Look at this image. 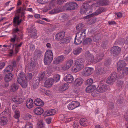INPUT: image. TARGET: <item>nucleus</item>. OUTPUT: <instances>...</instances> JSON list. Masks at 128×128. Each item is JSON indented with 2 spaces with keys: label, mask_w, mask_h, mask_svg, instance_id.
<instances>
[{
  "label": "nucleus",
  "mask_w": 128,
  "mask_h": 128,
  "mask_svg": "<svg viewBox=\"0 0 128 128\" xmlns=\"http://www.w3.org/2000/svg\"><path fill=\"white\" fill-rule=\"evenodd\" d=\"M98 89V91L100 92H103L104 91V84L102 82L99 85Z\"/></svg>",
  "instance_id": "nucleus-37"
},
{
  "label": "nucleus",
  "mask_w": 128,
  "mask_h": 128,
  "mask_svg": "<svg viewBox=\"0 0 128 128\" xmlns=\"http://www.w3.org/2000/svg\"><path fill=\"white\" fill-rule=\"evenodd\" d=\"M96 87L95 85L90 86H88L86 89V91L88 93H92L91 95L93 96H95L96 94H94V93L96 90Z\"/></svg>",
  "instance_id": "nucleus-12"
},
{
  "label": "nucleus",
  "mask_w": 128,
  "mask_h": 128,
  "mask_svg": "<svg viewBox=\"0 0 128 128\" xmlns=\"http://www.w3.org/2000/svg\"><path fill=\"white\" fill-rule=\"evenodd\" d=\"M34 112L38 115H40L44 112L42 108L40 107H38L36 108L34 110Z\"/></svg>",
  "instance_id": "nucleus-25"
},
{
  "label": "nucleus",
  "mask_w": 128,
  "mask_h": 128,
  "mask_svg": "<svg viewBox=\"0 0 128 128\" xmlns=\"http://www.w3.org/2000/svg\"><path fill=\"white\" fill-rule=\"evenodd\" d=\"M124 82L120 80H118L117 82V86L119 87L122 88L124 86Z\"/></svg>",
  "instance_id": "nucleus-45"
},
{
  "label": "nucleus",
  "mask_w": 128,
  "mask_h": 128,
  "mask_svg": "<svg viewBox=\"0 0 128 128\" xmlns=\"http://www.w3.org/2000/svg\"><path fill=\"white\" fill-rule=\"evenodd\" d=\"M64 80L66 82L70 83L73 82L74 78L72 75L68 74L64 77Z\"/></svg>",
  "instance_id": "nucleus-20"
},
{
  "label": "nucleus",
  "mask_w": 128,
  "mask_h": 128,
  "mask_svg": "<svg viewBox=\"0 0 128 128\" xmlns=\"http://www.w3.org/2000/svg\"><path fill=\"white\" fill-rule=\"evenodd\" d=\"M80 124L81 125L85 126H87L88 124V122L86 118H82L80 120Z\"/></svg>",
  "instance_id": "nucleus-29"
},
{
  "label": "nucleus",
  "mask_w": 128,
  "mask_h": 128,
  "mask_svg": "<svg viewBox=\"0 0 128 128\" xmlns=\"http://www.w3.org/2000/svg\"><path fill=\"white\" fill-rule=\"evenodd\" d=\"M41 52L40 50H36L34 52V56L36 58H39L41 55Z\"/></svg>",
  "instance_id": "nucleus-36"
},
{
  "label": "nucleus",
  "mask_w": 128,
  "mask_h": 128,
  "mask_svg": "<svg viewBox=\"0 0 128 128\" xmlns=\"http://www.w3.org/2000/svg\"><path fill=\"white\" fill-rule=\"evenodd\" d=\"M49 0H38V3L40 4H44L48 2Z\"/></svg>",
  "instance_id": "nucleus-60"
},
{
  "label": "nucleus",
  "mask_w": 128,
  "mask_h": 128,
  "mask_svg": "<svg viewBox=\"0 0 128 128\" xmlns=\"http://www.w3.org/2000/svg\"><path fill=\"white\" fill-rule=\"evenodd\" d=\"M45 75V72H42L38 76V77L36 78L35 82V83H36V85L38 86L39 84L40 80H42L44 77Z\"/></svg>",
  "instance_id": "nucleus-22"
},
{
  "label": "nucleus",
  "mask_w": 128,
  "mask_h": 128,
  "mask_svg": "<svg viewBox=\"0 0 128 128\" xmlns=\"http://www.w3.org/2000/svg\"><path fill=\"white\" fill-rule=\"evenodd\" d=\"M72 126L74 128H78L79 126L78 122L76 121H75L74 122Z\"/></svg>",
  "instance_id": "nucleus-61"
},
{
  "label": "nucleus",
  "mask_w": 128,
  "mask_h": 128,
  "mask_svg": "<svg viewBox=\"0 0 128 128\" xmlns=\"http://www.w3.org/2000/svg\"><path fill=\"white\" fill-rule=\"evenodd\" d=\"M103 58V55L97 54L96 55L95 59H94V56L91 54L90 56L87 59L88 60V63L89 64H91L97 62L101 60Z\"/></svg>",
  "instance_id": "nucleus-6"
},
{
  "label": "nucleus",
  "mask_w": 128,
  "mask_h": 128,
  "mask_svg": "<svg viewBox=\"0 0 128 128\" xmlns=\"http://www.w3.org/2000/svg\"><path fill=\"white\" fill-rule=\"evenodd\" d=\"M83 82V80L81 78H77L74 81V85L76 86H79L82 84Z\"/></svg>",
  "instance_id": "nucleus-23"
},
{
  "label": "nucleus",
  "mask_w": 128,
  "mask_h": 128,
  "mask_svg": "<svg viewBox=\"0 0 128 128\" xmlns=\"http://www.w3.org/2000/svg\"><path fill=\"white\" fill-rule=\"evenodd\" d=\"M92 41V39L89 38H86L83 42V43L85 44H90L91 42Z\"/></svg>",
  "instance_id": "nucleus-56"
},
{
  "label": "nucleus",
  "mask_w": 128,
  "mask_h": 128,
  "mask_svg": "<svg viewBox=\"0 0 128 128\" xmlns=\"http://www.w3.org/2000/svg\"><path fill=\"white\" fill-rule=\"evenodd\" d=\"M54 68L52 66H48L46 72L48 74L51 75L53 73L54 70Z\"/></svg>",
  "instance_id": "nucleus-34"
},
{
  "label": "nucleus",
  "mask_w": 128,
  "mask_h": 128,
  "mask_svg": "<svg viewBox=\"0 0 128 128\" xmlns=\"http://www.w3.org/2000/svg\"><path fill=\"white\" fill-rule=\"evenodd\" d=\"M53 58V55L52 50H49L46 51L44 58V64L48 65L49 64L52 62Z\"/></svg>",
  "instance_id": "nucleus-3"
},
{
  "label": "nucleus",
  "mask_w": 128,
  "mask_h": 128,
  "mask_svg": "<svg viewBox=\"0 0 128 128\" xmlns=\"http://www.w3.org/2000/svg\"><path fill=\"white\" fill-rule=\"evenodd\" d=\"M76 66L73 68H72V70L74 72H76L79 71L80 70Z\"/></svg>",
  "instance_id": "nucleus-64"
},
{
  "label": "nucleus",
  "mask_w": 128,
  "mask_h": 128,
  "mask_svg": "<svg viewBox=\"0 0 128 128\" xmlns=\"http://www.w3.org/2000/svg\"><path fill=\"white\" fill-rule=\"evenodd\" d=\"M25 128H32V124L30 122H27L26 124Z\"/></svg>",
  "instance_id": "nucleus-53"
},
{
  "label": "nucleus",
  "mask_w": 128,
  "mask_h": 128,
  "mask_svg": "<svg viewBox=\"0 0 128 128\" xmlns=\"http://www.w3.org/2000/svg\"><path fill=\"white\" fill-rule=\"evenodd\" d=\"M86 84L88 85H90L92 84L93 82V80L91 78L88 79L86 81Z\"/></svg>",
  "instance_id": "nucleus-54"
},
{
  "label": "nucleus",
  "mask_w": 128,
  "mask_h": 128,
  "mask_svg": "<svg viewBox=\"0 0 128 128\" xmlns=\"http://www.w3.org/2000/svg\"><path fill=\"white\" fill-rule=\"evenodd\" d=\"M90 8V5L87 3H85L83 5V7L80 10V12L81 14L85 13L86 14L89 13L90 12L89 10Z\"/></svg>",
  "instance_id": "nucleus-9"
},
{
  "label": "nucleus",
  "mask_w": 128,
  "mask_h": 128,
  "mask_svg": "<svg viewBox=\"0 0 128 128\" xmlns=\"http://www.w3.org/2000/svg\"><path fill=\"white\" fill-rule=\"evenodd\" d=\"M117 78V73L116 72H114L111 74V76L106 80V82L109 84H112L115 81Z\"/></svg>",
  "instance_id": "nucleus-7"
},
{
  "label": "nucleus",
  "mask_w": 128,
  "mask_h": 128,
  "mask_svg": "<svg viewBox=\"0 0 128 128\" xmlns=\"http://www.w3.org/2000/svg\"><path fill=\"white\" fill-rule=\"evenodd\" d=\"M83 40L80 38H77L76 35L74 38V43L78 45L81 43Z\"/></svg>",
  "instance_id": "nucleus-39"
},
{
  "label": "nucleus",
  "mask_w": 128,
  "mask_h": 128,
  "mask_svg": "<svg viewBox=\"0 0 128 128\" xmlns=\"http://www.w3.org/2000/svg\"><path fill=\"white\" fill-rule=\"evenodd\" d=\"M26 104L27 107L28 109H30L33 107V100L31 98L28 99L26 100Z\"/></svg>",
  "instance_id": "nucleus-21"
},
{
  "label": "nucleus",
  "mask_w": 128,
  "mask_h": 128,
  "mask_svg": "<svg viewBox=\"0 0 128 128\" xmlns=\"http://www.w3.org/2000/svg\"><path fill=\"white\" fill-rule=\"evenodd\" d=\"M12 100L16 103L19 104L22 103L24 99L23 96H18L13 97Z\"/></svg>",
  "instance_id": "nucleus-13"
},
{
  "label": "nucleus",
  "mask_w": 128,
  "mask_h": 128,
  "mask_svg": "<svg viewBox=\"0 0 128 128\" xmlns=\"http://www.w3.org/2000/svg\"><path fill=\"white\" fill-rule=\"evenodd\" d=\"M56 112V110L54 109L48 110L45 112L44 116H48L53 115L55 114Z\"/></svg>",
  "instance_id": "nucleus-24"
},
{
  "label": "nucleus",
  "mask_w": 128,
  "mask_h": 128,
  "mask_svg": "<svg viewBox=\"0 0 128 128\" xmlns=\"http://www.w3.org/2000/svg\"><path fill=\"white\" fill-rule=\"evenodd\" d=\"M126 65L125 62L123 60H119L117 64V70L118 71H120L122 68L124 67Z\"/></svg>",
  "instance_id": "nucleus-16"
},
{
  "label": "nucleus",
  "mask_w": 128,
  "mask_h": 128,
  "mask_svg": "<svg viewBox=\"0 0 128 128\" xmlns=\"http://www.w3.org/2000/svg\"><path fill=\"white\" fill-rule=\"evenodd\" d=\"M93 70L94 69L92 68H86L83 70L82 74L84 76H88L90 75Z\"/></svg>",
  "instance_id": "nucleus-11"
},
{
  "label": "nucleus",
  "mask_w": 128,
  "mask_h": 128,
  "mask_svg": "<svg viewBox=\"0 0 128 128\" xmlns=\"http://www.w3.org/2000/svg\"><path fill=\"white\" fill-rule=\"evenodd\" d=\"M56 3L54 0H53L50 2L49 5V9H52V8H54L49 12L50 14H54L58 13L61 11L60 7L54 8V7L56 6Z\"/></svg>",
  "instance_id": "nucleus-5"
},
{
  "label": "nucleus",
  "mask_w": 128,
  "mask_h": 128,
  "mask_svg": "<svg viewBox=\"0 0 128 128\" xmlns=\"http://www.w3.org/2000/svg\"><path fill=\"white\" fill-rule=\"evenodd\" d=\"M76 66L80 70H82L84 67V65L83 64H80L76 65Z\"/></svg>",
  "instance_id": "nucleus-62"
},
{
  "label": "nucleus",
  "mask_w": 128,
  "mask_h": 128,
  "mask_svg": "<svg viewBox=\"0 0 128 128\" xmlns=\"http://www.w3.org/2000/svg\"><path fill=\"white\" fill-rule=\"evenodd\" d=\"M68 88V84H65L61 86L60 89L61 91H63L66 90Z\"/></svg>",
  "instance_id": "nucleus-40"
},
{
  "label": "nucleus",
  "mask_w": 128,
  "mask_h": 128,
  "mask_svg": "<svg viewBox=\"0 0 128 128\" xmlns=\"http://www.w3.org/2000/svg\"><path fill=\"white\" fill-rule=\"evenodd\" d=\"M110 63V59H106L105 60V62H104V66H106L104 68H106V67L107 68H108Z\"/></svg>",
  "instance_id": "nucleus-47"
},
{
  "label": "nucleus",
  "mask_w": 128,
  "mask_h": 128,
  "mask_svg": "<svg viewBox=\"0 0 128 128\" xmlns=\"http://www.w3.org/2000/svg\"><path fill=\"white\" fill-rule=\"evenodd\" d=\"M84 60L82 59H79L76 60L75 62V64L76 65L84 64Z\"/></svg>",
  "instance_id": "nucleus-43"
},
{
  "label": "nucleus",
  "mask_w": 128,
  "mask_h": 128,
  "mask_svg": "<svg viewBox=\"0 0 128 128\" xmlns=\"http://www.w3.org/2000/svg\"><path fill=\"white\" fill-rule=\"evenodd\" d=\"M53 79L52 78H48L45 82V86L47 88L51 87L53 82Z\"/></svg>",
  "instance_id": "nucleus-19"
},
{
  "label": "nucleus",
  "mask_w": 128,
  "mask_h": 128,
  "mask_svg": "<svg viewBox=\"0 0 128 128\" xmlns=\"http://www.w3.org/2000/svg\"><path fill=\"white\" fill-rule=\"evenodd\" d=\"M8 122L7 118L3 116L2 118H0V125L2 126L6 124Z\"/></svg>",
  "instance_id": "nucleus-28"
},
{
  "label": "nucleus",
  "mask_w": 128,
  "mask_h": 128,
  "mask_svg": "<svg viewBox=\"0 0 128 128\" xmlns=\"http://www.w3.org/2000/svg\"><path fill=\"white\" fill-rule=\"evenodd\" d=\"M111 54L114 56L118 55L121 51V48L117 46H114L112 47L110 50Z\"/></svg>",
  "instance_id": "nucleus-10"
},
{
  "label": "nucleus",
  "mask_w": 128,
  "mask_h": 128,
  "mask_svg": "<svg viewBox=\"0 0 128 128\" xmlns=\"http://www.w3.org/2000/svg\"><path fill=\"white\" fill-rule=\"evenodd\" d=\"M73 62V60L72 59H69L67 60L66 64L62 66V69L65 71L70 68Z\"/></svg>",
  "instance_id": "nucleus-14"
},
{
  "label": "nucleus",
  "mask_w": 128,
  "mask_h": 128,
  "mask_svg": "<svg viewBox=\"0 0 128 128\" xmlns=\"http://www.w3.org/2000/svg\"><path fill=\"white\" fill-rule=\"evenodd\" d=\"M13 70L12 66L11 65H9L7 66L4 70V74H6L8 72H11Z\"/></svg>",
  "instance_id": "nucleus-31"
},
{
  "label": "nucleus",
  "mask_w": 128,
  "mask_h": 128,
  "mask_svg": "<svg viewBox=\"0 0 128 128\" xmlns=\"http://www.w3.org/2000/svg\"><path fill=\"white\" fill-rule=\"evenodd\" d=\"M18 88V85L16 84H13L11 86L10 90L12 92L16 91Z\"/></svg>",
  "instance_id": "nucleus-32"
},
{
  "label": "nucleus",
  "mask_w": 128,
  "mask_h": 128,
  "mask_svg": "<svg viewBox=\"0 0 128 128\" xmlns=\"http://www.w3.org/2000/svg\"><path fill=\"white\" fill-rule=\"evenodd\" d=\"M10 111L9 108L7 107L4 110L3 112V113H4V115H5L7 114H9V115H10Z\"/></svg>",
  "instance_id": "nucleus-55"
},
{
  "label": "nucleus",
  "mask_w": 128,
  "mask_h": 128,
  "mask_svg": "<svg viewBox=\"0 0 128 128\" xmlns=\"http://www.w3.org/2000/svg\"><path fill=\"white\" fill-rule=\"evenodd\" d=\"M82 50V48H78L74 51V54L75 55H77L78 54L81 52Z\"/></svg>",
  "instance_id": "nucleus-44"
},
{
  "label": "nucleus",
  "mask_w": 128,
  "mask_h": 128,
  "mask_svg": "<svg viewBox=\"0 0 128 128\" xmlns=\"http://www.w3.org/2000/svg\"><path fill=\"white\" fill-rule=\"evenodd\" d=\"M123 76L128 74V67H125L122 70V72Z\"/></svg>",
  "instance_id": "nucleus-50"
},
{
  "label": "nucleus",
  "mask_w": 128,
  "mask_h": 128,
  "mask_svg": "<svg viewBox=\"0 0 128 128\" xmlns=\"http://www.w3.org/2000/svg\"><path fill=\"white\" fill-rule=\"evenodd\" d=\"M35 105L38 106H42L44 104L43 102L40 99L37 98L34 101Z\"/></svg>",
  "instance_id": "nucleus-30"
},
{
  "label": "nucleus",
  "mask_w": 128,
  "mask_h": 128,
  "mask_svg": "<svg viewBox=\"0 0 128 128\" xmlns=\"http://www.w3.org/2000/svg\"><path fill=\"white\" fill-rule=\"evenodd\" d=\"M21 8H20L16 10L15 17L13 20V23L15 26L18 25L21 22L24 20V11H21Z\"/></svg>",
  "instance_id": "nucleus-1"
},
{
  "label": "nucleus",
  "mask_w": 128,
  "mask_h": 128,
  "mask_svg": "<svg viewBox=\"0 0 128 128\" xmlns=\"http://www.w3.org/2000/svg\"><path fill=\"white\" fill-rule=\"evenodd\" d=\"M36 65V63L34 61L31 60L30 62L29 65L28 66V68L30 70H32L34 69Z\"/></svg>",
  "instance_id": "nucleus-33"
},
{
  "label": "nucleus",
  "mask_w": 128,
  "mask_h": 128,
  "mask_svg": "<svg viewBox=\"0 0 128 128\" xmlns=\"http://www.w3.org/2000/svg\"><path fill=\"white\" fill-rule=\"evenodd\" d=\"M62 20H66L69 18V15L67 14H64L62 15Z\"/></svg>",
  "instance_id": "nucleus-48"
},
{
  "label": "nucleus",
  "mask_w": 128,
  "mask_h": 128,
  "mask_svg": "<svg viewBox=\"0 0 128 128\" xmlns=\"http://www.w3.org/2000/svg\"><path fill=\"white\" fill-rule=\"evenodd\" d=\"M59 118L62 121H64V120L67 118V116L66 114H62L59 116Z\"/></svg>",
  "instance_id": "nucleus-52"
},
{
  "label": "nucleus",
  "mask_w": 128,
  "mask_h": 128,
  "mask_svg": "<svg viewBox=\"0 0 128 128\" xmlns=\"http://www.w3.org/2000/svg\"><path fill=\"white\" fill-rule=\"evenodd\" d=\"M13 77V75L11 73L6 74L4 78L5 81L6 82H9L12 79Z\"/></svg>",
  "instance_id": "nucleus-26"
},
{
  "label": "nucleus",
  "mask_w": 128,
  "mask_h": 128,
  "mask_svg": "<svg viewBox=\"0 0 128 128\" xmlns=\"http://www.w3.org/2000/svg\"><path fill=\"white\" fill-rule=\"evenodd\" d=\"M37 125V127L38 128H44V125L42 122H38Z\"/></svg>",
  "instance_id": "nucleus-63"
},
{
  "label": "nucleus",
  "mask_w": 128,
  "mask_h": 128,
  "mask_svg": "<svg viewBox=\"0 0 128 128\" xmlns=\"http://www.w3.org/2000/svg\"><path fill=\"white\" fill-rule=\"evenodd\" d=\"M23 44L22 42H21L19 44H10V46H12V48H13L14 46H15V51L16 53L17 54L21 46Z\"/></svg>",
  "instance_id": "nucleus-27"
},
{
  "label": "nucleus",
  "mask_w": 128,
  "mask_h": 128,
  "mask_svg": "<svg viewBox=\"0 0 128 128\" xmlns=\"http://www.w3.org/2000/svg\"><path fill=\"white\" fill-rule=\"evenodd\" d=\"M64 58V56L63 55L58 56L54 58L53 63L54 64H58L62 62Z\"/></svg>",
  "instance_id": "nucleus-17"
},
{
  "label": "nucleus",
  "mask_w": 128,
  "mask_h": 128,
  "mask_svg": "<svg viewBox=\"0 0 128 128\" xmlns=\"http://www.w3.org/2000/svg\"><path fill=\"white\" fill-rule=\"evenodd\" d=\"M86 30H83L81 31L78 32L76 34V37L78 38H80L83 40L86 37Z\"/></svg>",
  "instance_id": "nucleus-15"
},
{
  "label": "nucleus",
  "mask_w": 128,
  "mask_h": 128,
  "mask_svg": "<svg viewBox=\"0 0 128 128\" xmlns=\"http://www.w3.org/2000/svg\"><path fill=\"white\" fill-rule=\"evenodd\" d=\"M73 106V105H72V102H71L70 103L68 106L67 107L68 109L70 110H72L74 109Z\"/></svg>",
  "instance_id": "nucleus-59"
},
{
  "label": "nucleus",
  "mask_w": 128,
  "mask_h": 128,
  "mask_svg": "<svg viewBox=\"0 0 128 128\" xmlns=\"http://www.w3.org/2000/svg\"><path fill=\"white\" fill-rule=\"evenodd\" d=\"M65 36V33L64 32H60L55 35V39L57 40H60L63 39Z\"/></svg>",
  "instance_id": "nucleus-18"
},
{
  "label": "nucleus",
  "mask_w": 128,
  "mask_h": 128,
  "mask_svg": "<svg viewBox=\"0 0 128 128\" xmlns=\"http://www.w3.org/2000/svg\"><path fill=\"white\" fill-rule=\"evenodd\" d=\"M100 5L98 2L92 4L91 6V8L94 10L96 9V8Z\"/></svg>",
  "instance_id": "nucleus-51"
},
{
  "label": "nucleus",
  "mask_w": 128,
  "mask_h": 128,
  "mask_svg": "<svg viewBox=\"0 0 128 128\" xmlns=\"http://www.w3.org/2000/svg\"><path fill=\"white\" fill-rule=\"evenodd\" d=\"M84 24L81 23H80L78 24L76 26V30H80V31L84 29Z\"/></svg>",
  "instance_id": "nucleus-41"
},
{
  "label": "nucleus",
  "mask_w": 128,
  "mask_h": 128,
  "mask_svg": "<svg viewBox=\"0 0 128 128\" xmlns=\"http://www.w3.org/2000/svg\"><path fill=\"white\" fill-rule=\"evenodd\" d=\"M106 37V40L105 42L104 41V49H106L108 48V36H107Z\"/></svg>",
  "instance_id": "nucleus-57"
},
{
  "label": "nucleus",
  "mask_w": 128,
  "mask_h": 128,
  "mask_svg": "<svg viewBox=\"0 0 128 128\" xmlns=\"http://www.w3.org/2000/svg\"><path fill=\"white\" fill-rule=\"evenodd\" d=\"M60 44H67L70 42V40L69 38L67 37L65 38H63L61 40Z\"/></svg>",
  "instance_id": "nucleus-38"
},
{
  "label": "nucleus",
  "mask_w": 128,
  "mask_h": 128,
  "mask_svg": "<svg viewBox=\"0 0 128 128\" xmlns=\"http://www.w3.org/2000/svg\"><path fill=\"white\" fill-rule=\"evenodd\" d=\"M60 75L58 74H56L54 75L52 78L54 82H57L60 80Z\"/></svg>",
  "instance_id": "nucleus-35"
},
{
  "label": "nucleus",
  "mask_w": 128,
  "mask_h": 128,
  "mask_svg": "<svg viewBox=\"0 0 128 128\" xmlns=\"http://www.w3.org/2000/svg\"><path fill=\"white\" fill-rule=\"evenodd\" d=\"M78 6V4L75 2H68L65 5L66 9L68 10H74L77 8Z\"/></svg>",
  "instance_id": "nucleus-8"
},
{
  "label": "nucleus",
  "mask_w": 128,
  "mask_h": 128,
  "mask_svg": "<svg viewBox=\"0 0 128 128\" xmlns=\"http://www.w3.org/2000/svg\"><path fill=\"white\" fill-rule=\"evenodd\" d=\"M96 72L97 74H100L103 73L104 70L102 68H99L98 70H96Z\"/></svg>",
  "instance_id": "nucleus-58"
},
{
  "label": "nucleus",
  "mask_w": 128,
  "mask_h": 128,
  "mask_svg": "<svg viewBox=\"0 0 128 128\" xmlns=\"http://www.w3.org/2000/svg\"><path fill=\"white\" fill-rule=\"evenodd\" d=\"M72 102L74 108L79 106L80 104L79 102L77 101H73Z\"/></svg>",
  "instance_id": "nucleus-46"
},
{
  "label": "nucleus",
  "mask_w": 128,
  "mask_h": 128,
  "mask_svg": "<svg viewBox=\"0 0 128 128\" xmlns=\"http://www.w3.org/2000/svg\"><path fill=\"white\" fill-rule=\"evenodd\" d=\"M32 117V116L29 114H27L24 115V118L25 120H28Z\"/></svg>",
  "instance_id": "nucleus-49"
},
{
  "label": "nucleus",
  "mask_w": 128,
  "mask_h": 128,
  "mask_svg": "<svg viewBox=\"0 0 128 128\" xmlns=\"http://www.w3.org/2000/svg\"><path fill=\"white\" fill-rule=\"evenodd\" d=\"M17 81L21 86L24 88H26L27 86V80L25 74L23 72H21L17 78Z\"/></svg>",
  "instance_id": "nucleus-4"
},
{
  "label": "nucleus",
  "mask_w": 128,
  "mask_h": 128,
  "mask_svg": "<svg viewBox=\"0 0 128 128\" xmlns=\"http://www.w3.org/2000/svg\"><path fill=\"white\" fill-rule=\"evenodd\" d=\"M31 37L32 38H37V32L35 30H33L30 34Z\"/></svg>",
  "instance_id": "nucleus-42"
},
{
  "label": "nucleus",
  "mask_w": 128,
  "mask_h": 128,
  "mask_svg": "<svg viewBox=\"0 0 128 128\" xmlns=\"http://www.w3.org/2000/svg\"><path fill=\"white\" fill-rule=\"evenodd\" d=\"M104 8H100L99 9L96 10L94 12L88 15L86 17V18H88V24H91L94 23L96 22V19L94 18H91V17L95 16L100 14L103 11Z\"/></svg>",
  "instance_id": "nucleus-2"
}]
</instances>
